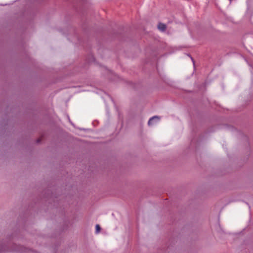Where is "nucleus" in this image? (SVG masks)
I'll return each mask as SVG.
<instances>
[{
	"label": "nucleus",
	"instance_id": "f257e3e1",
	"mask_svg": "<svg viewBox=\"0 0 253 253\" xmlns=\"http://www.w3.org/2000/svg\"><path fill=\"white\" fill-rule=\"evenodd\" d=\"M159 120H160V118L159 117H158L157 116H154L149 119V120L148 122V125L149 126L153 125L156 124V123L158 122L159 121Z\"/></svg>",
	"mask_w": 253,
	"mask_h": 253
},
{
	"label": "nucleus",
	"instance_id": "20e7f679",
	"mask_svg": "<svg viewBox=\"0 0 253 253\" xmlns=\"http://www.w3.org/2000/svg\"><path fill=\"white\" fill-rule=\"evenodd\" d=\"M42 141V139L41 138H39L37 140V143H40L41 141Z\"/></svg>",
	"mask_w": 253,
	"mask_h": 253
},
{
	"label": "nucleus",
	"instance_id": "f03ea898",
	"mask_svg": "<svg viewBox=\"0 0 253 253\" xmlns=\"http://www.w3.org/2000/svg\"><path fill=\"white\" fill-rule=\"evenodd\" d=\"M158 29L162 31H164L166 29V26L165 24L163 23H160L158 26Z\"/></svg>",
	"mask_w": 253,
	"mask_h": 253
},
{
	"label": "nucleus",
	"instance_id": "7ed1b4c3",
	"mask_svg": "<svg viewBox=\"0 0 253 253\" xmlns=\"http://www.w3.org/2000/svg\"><path fill=\"white\" fill-rule=\"evenodd\" d=\"M95 229H96V232L97 233H98L100 231L101 227H100V226L98 224H97V225H96Z\"/></svg>",
	"mask_w": 253,
	"mask_h": 253
}]
</instances>
